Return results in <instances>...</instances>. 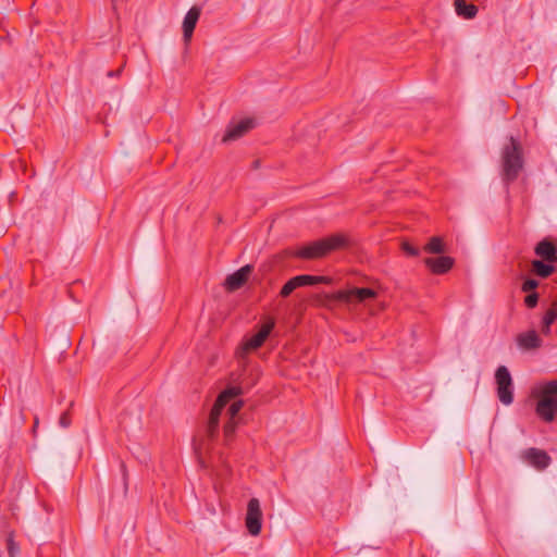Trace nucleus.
I'll return each instance as SVG.
<instances>
[{
	"mask_svg": "<svg viewBox=\"0 0 557 557\" xmlns=\"http://www.w3.org/2000/svg\"><path fill=\"white\" fill-rule=\"evenodd\" d=\"M253 127L255 121L252 119H244L237 123L230 124L222 140L224 143L236 140L243 137Z\"/></svg>",
	"mask_w": 557,
	"mask_h": 557,
	"instance_id": "9d476101",
	"label": "nucleus"
},
{
	"mask_svg": "<svg viewBox=\"0 0 557 557\" xmlns=\"http://www.w3.org/2000/svg\"><path fill=\"white\" fill-rule=\"evenodd\" d=\"M518 344L524 349H534L541 346V339L535 331H529L519 335Z\"/></svg>",
	"mask_w": 557,
	"mask_h": 557,
	"instance_id": "f3484780",
	"label": "nucleus"
},
{
	"mask_svg": "<svg viewBox=\"0 0 557 557\" xmlns=\"http://www.w3.org/2000/svg\"><path fill=\"white\" fill-rule=\"evenodd\" d=\"M531 271L542 277L546 278L555 272L554 263H549L543 260H533L531 263Z\"/></svg>",
	"mask_w": 557,
	"mask_h": 557,
	"instance_id": "2eb2a0df",
	"label": "nucleus"
},
{
	"mask_svg": "<svg viewBox=\"0 0 557 557\" xmlns=\"http://www.w3.org/2000/svg\"><path fill=\"white\" fill-rule=\"evenodd\" d=\"M245 522L251 535L256 536L260 534L262 528V510L258 498H251L248 502Z\"/></svg>",
	"mask_w": 557,
	"mask_h": 557,
	"instance_id": "6e6552de",
	"label": "nucleus"
},
{
	"mask_svg": "<svg viewBox=\"0 0 557 557\" xmlns=\"http://www.w3.org/2000/svg\"><path fill=\"white\" fill-rule=\"evenodd\" d=\"M252 271L253 267L250 264H246L242 267L239 270L230 274L224 283L225 288L230 292L239 289L246 284Z\"/></svg>",
	"mask_w": 557,
	"mask_h": 557,
	"instance_id": "1a4fd4ad",
	"label": "nucleus"
},
{
	"mask_svg": "<svg viewBox=\"0 0 557 557\" xmlns=\"http://www.w3.org/2000/svg\"><path fill=\"white\" fill-rule=\"evenodd\" d=\"M295 289H297L296 283H294V278L288 280L282 287L280 295L282 297H288Z\"/></svg>",
	"mask_w": 557,
	"mask_h": 557,
	"instance_id": "412c9836",
	"label": "nucleus"
},
{
	"mask_svg": "<svg viewBox=\"0 0 557 557\" xmlns=\"http://www.w3.org/2000/svg\"><path fill=\"white\" fill-rule=\"evenodd\" d=\"M401 249L406 255L410 257H417L420 253V250L413 247L409 242H403Z\"/></svg>",
	"mask_w": 557,
	"mask_h": 557,
	"instance_id": "4be33fe9",
	"label": "nucleus"
},
{
	"mask_svg": "<svg viewBox=\"0 0 557 557\" xmlns=\"http://www.w3.org/2000/svg\"><path fill=\"white\" fill-rule=\"evenodd\" d=\"M534 252L543 261L555 263L557 261V247L549 239H543L534 248Z\"/></svg>",
	"mask_w": 557,
	"mask_h": 557,
	"instance_id": "ddd939ff",
	"label": "nucleus"
},
{
	"mask_svg": "<svg viewBox=\"0 0 557 557\" xmlns=\"http://www.w3.org/2000/svg\"><path fill=\"white\" fill-rule=\"evenodd\" d=\"M376 292L372 288L367 287H354L350 289H343L334 293L332 299L347 304L355 305L364 302L368 299L376 297Z\"/></svg>",
	"mask_w": 557,
	"mask_h": 557,
	"instance_id": "39448f33",
	"label": "nucleus"
},
{
	"mask_svg": "<svg viewBox=\"0 0 557 557\" xmlns=\"http://www.w3.org/2000/svg\"><path fill=\"white\" fill-rule=\"evenodd\" d=\"M522 168L523 153L521 144L511 136L508 144L504 146L502 151V169L504 181L506 183L516 181Z\"/></svg>",
	"mask_w": 557,
	"mask_h": 557,
	"instance_id": "f03ea898",
	"label": "nucleus"
},
{
	"mask_svg": "<svg viewBox=\"0 0 557 557\" xmlns=\"http://www.w3.org/2000/svg\"><path fill=\"white\" fill-rule=\"evenodd\" d=\"M535 411L543 421H554L557 414V381H550L543 386Z\"/></svg>",
	"mask_w": 557,
	"mask_h": 557,
	"instance_id": "20e7f679",
	"label": "nucleus"
},
{
	"mask_svg": "<svg viewBox=\"0 0 557 557\" xmlns=\"http://www.w3.org/2000/svg\"><path fill=\"white\" fill-rule=\"evenodd\" d=\"M539 302V294L533 292V293H530L525 298H524V304L528 308H534L536 307Z\"/></svg>",
	"mask_w": 557,
	"mask_h": 557,
	"instance_id": "b1692460",
	"label": "nucleus"
},
{
	"mask_svg": "<svg viewBox=\"0 0 557 557\" xmlns=\"http://www.w3.org/2000/svg\"><path fill=\"white\" fill-rule=\"evenodd\" d=\"M557 319V305L554 304L553 306H550L544 317H543V321H542V332L544 334H548L549 333V330H550V325L556 321Z\"/></svg>",
	"mask_w": 557,
	"mask_h": 557,
	"instance_id": "6ab92c4d",
	"label": "nucleus"
},
{
	"mask_svg": "<svg viewBox=\"0 0 557 557\" xmlns=\"http://www.w3.org/2000/svg\"><path fill=\"white\" fill-rule=\"evenodd\" d=\"M200 9L198 7H193L186 13L183 21V36L184 41L188 44L193 37L194 29L200 16Z\"/></svg>",
	"mask_w": 557,
	"mask_h": 557,
	"instance_id": "4468645a",
	"label": "nucleus"
},
{
	"mask_svg": "<svg viewBox=\"0 0 557 557\" xmlns=\"http://www.w3.org/2000/svg\"><path fill=\"white\" fill-rule=\"evenodd\" d=\"M424 263L432 273L440 275L447 273L453 268L454 259L448 256L425 258Z\"/></svg>",
	"mask_w": 557,
	"mask_h": 557,
	"instance_id": "f8f14e48",
	"label": "nucleus"
},
{
	"mask_svg": "<svg viewBox=\"0 0 557 557\" xmlns=\"http://www.w3.org/2000/svg\"><path fill=\"white\" fill-rule=\"evenodd\" d=\"M72 420H71V416L67 411L63 412L59 419V423L62 428H67L70 426Z\"/></svg>",
	"mask_w": 557,
	"mask_h": 557,
	"instance_id": "393cba45",
	"label": "nucleus"
},
{
	"mask_svg": "<svg viewBox=\"0 0 557 557\" xmlns=\"http://www.w3.org/2000/svg\"><path fill=\"white\" fill-rule=\"evenodd\" d=\"M524 459L537 470H544L550 463V457L546 451L537 448H529L523 453Z\"/></svg>",
	"mask_w": 557,
	"mask_h": 557,
	"instance_id": "9b49d317",
	"label": "nucleus"
},
{
	"mask_svg": "<svg viewBox=\"0 0 557 557\" xmlns=\"http://www.w3.org/2000/svg\"><path fill=\"white\" fill-rule=\"evenodd\" d=\"M539 286V282L534 278H527L522 286H521V289L522 292L524 293H530V292H534Z\"/></svg>",
	"mask_w": 557,
	"mask_h": 557,
	"instance_id": "5701e85b",
	"label": "nucleus"
},
{
	"mask_svg": "<svg viewBox=\"0 0 557 557\" xmlns=\"http://www.w3.org/2000/svg\"><path fill=\"white\" fill-rule=\"evenodd\" d=\"M424 250L429 253H442L445 251L443 239L438 236L430 238L429 243L424 246Z\"/></svg>",
	"mask_w": 557,
	"mask_h": 557,
	"instance_id": "aec40b11",
	"label": "nucleus"
},
{
	"mask_svg": "<svg viewBox=\"0 0 557 557\" xmlns=\"http://www.w3.org/2000/svg\"><path fill=\"white\" fill-rule=\"evenodd\" d=\"M8 552H9L10 557H16V555L18 553V547L16 546V544L14 543V541L12 539H10L8 541Z\"/></svg>",
	"mask_w": 557,
	"mask_h": 557,
	"instance_id": "a878e982",
	"label": "nucleus"
},
{
	"mask_svg": "<svg viewBox=\"0 0 557 557\" xmlns=\"http://www.w3.org/2000/svg\"><path fill=\"white\" fill-rule=\"evenodd\" d=\"M497 396L504 405H510L513 400L512 379L505 366H499L495 372Z\"/></svg>",
	"mask_w": 557,
	"mask_h": 557,
	"instance_id": "423d86ee",
	"label": "nucleus"
},
{
	"mask_svg": "<svg viewBox=\"0 0 557 557\" xmlns=\"http://www.w3.org/2000/svg\"><path fill=\"white\" fill-rule=\"evenodd\" d=\"M456 13L463 18H473L478 13V8L474 4H469L465 0H455L454 2Z\"/></svg>",
	"mask_w": 557,
	"mask_h": 557,
	"instance_id": "a211bd4d",
	"label": "nucleus"
},
{
	"mask_svg": "<svg viewBox=\"0 0 557 557\" xmlns=\"http://www.w3.org/2000/svg\"><path fill=\"white\" fill-rule=\"evenodd\" d=\"M242 394V388L231 386L224 389L216 398L205 428V434L195 440V449L200 458L208 455L211 443L219 434V425L221 418L225 419L223 426L224 441L227 445L235 433L238 424V413L242 410L243 400H234Z\"/></svg>",
	"mask_w": 557,
	"mask_h": 557,
	"instance_id": "f257e3e1",
	"label": "nucleus"
},
{
	"mask_svg": "<svg viewBox=\"0 0 557 557\" xmlns=\"http://www.w3.org/2000/svg\"><path fill=\"white\" fill-rule=\"evenodd\" d=\"M347 244L348 238L346 236L336 234L300 247L295 251L294 256L301 259H319L331 251L347 246Z\"/></svg>",
	"mask_w": 557,
	"mask_h": 557,
	"instance_id": "7ed1b4c3",
	"label": "nucleus"
},
{
	"mask_svg": "<svg viewBox=\"0 0 557 557\" xmlns=\"http://www.w3.org/2000/svg\"><path fill=\"white\" fill-rule=\"evenodd\" d=\"M275 326V321L273 318H268L260 326L259 331L246 339L242 346V354L249 352L251 350H256L260 348L267 338L269 337L270 333L273 331Z\"/></svg>",
	"mask_w": 557,
	"mask_h": 557,
	"instance_id": "0eeeda50",
	"label": "nucleus"
},
{
	"mask_svg": "<svg viewBox=\"0 0 557 557\" xmlns=\"http://www.w3.org/2000/svg\"><path fill=\"white\" fill-rule=\"evenodd\" d=\"M294 283H296L297 288L302 286L318 285L329 283V278L326 276H317L309 274H301L294 276Z\"/></svg>",
	"mask_w": 557,
	"mask_h": 557,
	"instance_id": "dca6fc26",
	"label": "nucleus"
}]
</instances>
